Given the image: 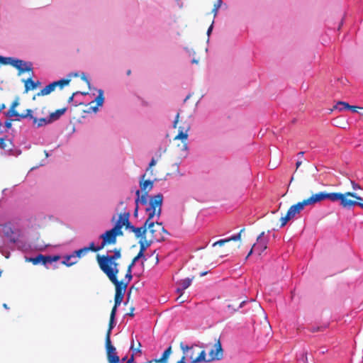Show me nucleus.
<instances>
[{
	"label": "nucleus",
	"mask_w": 363,
	"mask_h": 363,
	"mask_svg": "<svg viewBox=\"0 0 363 363\" xmlns=\"http://www.w3.org/2000/svg\"><path fill=\"white\" fill-rule=\"evenodd\" d=\"M134 309H135L134 307H131L130 312L128 313H127V315L129 316L133 317L134 316V313H133Z\"/></svg>",
	"instance_id": "obj_51"
},
{
	"label": "nucleus",
	"mask_w": 363,
	"mask_h": 363,
	"mask_svg": "<svg viewBox=\"0 0 363 363\" xmlns=\"http://www.w3.org/2000/svg\"><path fill=\"white\" fill-rule=\"evenodd\" d=\"M182 295H179V296L177 298V301H179V302H180L181 303H184V302L185 301V300H184V299H182Z\"/></svg>",
	"instance_id": "obj_53"
},
{
	"label": "nucleus",
	"mask_w": 363,
	"mask_h": 363,
	"mask_svg": "<svg viewBox=\"0 0 363 363\" xmlns=\"http://www.w3.org/2000/svg\"><path fill=\"white\" fill-rule=\"evenodd\" d=\"M212 23H213V22ZM212 29H213V24H211V25L210 26V27L208 28V30H207V34H208V35H210V33H211Z\"/></svg>",
	"instance_id": "obj_54"
},
{
	"label": "nucleus",
	"mask_w": 363,
	"mask_h": 363,
	"mask_svg": "<svg viewBox=\"0 0 363 363\" xmlns=\"http://www.w3.org/2000/svg\"><path fill=\"white\" fill-rule=\"evenodd\" d=\"M70 79H62L59 81L53 82V84L55 85V87L60 86L61 89L63 88L65 86L68 85L70 82Z\"/></svg>",
	"instance_id": "obj_30"
},
{
	"label": "nucleus",
	"mask_w": 363,
	"mask_h": 363,
	"mask_svg": "<svg viewBox=\"0 0 363 363\" xmlns=\"http://www.w3.org/2000/svg\"><path fill=\"white\" fill-rule=\"evenodd\" d=\"M136 194V199H135V204L138 206V203L140 202L143 205H146L147 203V192H142V195L140 196V191L137 190L135 192Z\"/></svg>",
	"instance_id": "obj_20"
},
{
	"label": "nucleus",
	"mask_w": 363,
	"mask_h": 363,
	"mask_svg": "<svg viewBox=\"0 0 363 363\" xmlns=\"http://www.w3.org/2000/svg\"><path fill=\"white\" fill-rule=\"evenodd\" d=\"M179 347L182 350L183 356L181 359L179 360V363H199L206 362L205 350H201L196 355L195 348L198 347L197 345L188 346L182 342L179 344Z\"/></svg>",
	"instance_id": "obj_4"
},
{
	"label": "nucleus",
	"mask_w": 363,
	"mask_h": 363,
	"mask_svg": "<svg viewBox=\"0 0 363 363\" xmlns=\"http://www.w3.org/2000/svg\"><path fill=\"white\" fill-rule=\"evenodd\" d=\"M254 250H255V248L252 247L251 248L250 251L249 252V253L247 254L246 259L248 258L252 255V253L253 252Z\"/></svg>",
	"instance_id": "obj_55"
},
{
	"label": "nucleus",
	"mask_w": 363,
	"mask_h": 363,
	"mask_svg": "<svg viewBox=\"0 0 363 363\" xmlns=\"http://www.w3.org/2000/svg\"><path fill=\"white\" fill-rule=\"evenodd\" d=\"M55 84L52 82L44 87L40 92L33 96V99L35 100L36 96H45L50 94L55 89Z\"/></svg>",
	"instance_id": "obj_17"
},
{
	"label": "nucleus",
	"mask_w": 363,
	"mask_h": 363,
	"mask_svg": "<svg viewBox=\"0 0 363 363\" xmlns=\"http://www.w3.org/2000/svg\"><path fill=\"white\" fill-rule=\"evenodd\" d=\"M82 79H83L84 80H85L87 83H89V81H88V79L86 78V77H85V76H83V77H82Z\"/></svg>",
	"instance_id": "obj_60"
},
{
	"label": "nucleus",
	"mask_w": 363,
	"mask_h": 363,
	"mask_svg": "<svg viewBox=\"0 0 363 363\" xmlns=\"http://www.w3.org/2000/svg\"><path fill=\"white\" fill-rule=\"evenodd\" d=\"M129 230L135 234V236L137 238L143 239V238H146L147 233V228L145 226V222L143 225L140 228H137L131 225L129 226Z\"/></svg>",
	"instance_id": "obj_14"
},
{
	"label": "nucleus",
	"mask_w": 363,
	"mask_h": 363,
	"mask_svg": "<svg viewBox=\"0 0 363 363\" xmlns=\"http://www.w3.org/2000/svg\"><path fill=\"white\" fill-rule=\"evenodd\" d=\"M155 164H156V160L154 158H152L149 164L148 168L147 169V172L150 171V173L152 174V170L150 169L152 167L155 166Z\"/></svg>",
	"instance_id": "obj_43"
},
{
	"label": "nucleus",
	"mask_w": 363,
	"mask_h": 363,
	"mask_svg": "<svg viewBox=\"0 0 363 363\" xmlns=\"http://www.w3.org/2000/svg\"><path fill=\"white\" fill-rule=\"evenodd\" d=\"M4 108H5V105H4V104H1V105L0 106V111H1L2 109H4Z\"/></svg>",
	"instance_id": "obj_58"
},
{
	"label": "nucleus",
	"mask_w": 363,
	"mask_h": 363,
	"mask_svg": "<svg viewBox=\"0 0 363 363\" xmlns=\"http://www.w3.org/2000/svg\"><path fill=\"white\" fill-rule=\"evenodd\" d=\"M114 320H112L111 318L109 320L108 328L106 334V340L111 339V330L114 328Z\"/></svg>",
	"instance_id": "obj_33"
},
{
	"label": "nucleus",
	"mask_w": 363,
	"mask_h": 363,
	"mask_svg": "<svg viewBox=\"0 0 363 363\" xmlns=\"http://www.w3.org/2000/svg\"><path fill=\"white\" fill-rule=\"evenodd\" d=\"M129 213L121 214L115 226L113 228V230H115L117 233H119V236L123 235V232L121 230L123 226H125L126 229L129 230V226L131 225L130 223L129 222Z\"/></svg>",
	"instance_id": "obj_6"
},
{
	"label": "nucleus",
	"mask_w": 363,
	"mask_h": 363,
	"mask_svg": "<svg viewBox=\"0 0 363 363\" xmlns=\"http://www.w3.org/2000/svg\"><path fill=\"white\" fill-rule=\"evenodd\" d=\"M172 353V347L169 346L167 349L164 350L163 352L162 357L160 359H154L152 360H150L145 363H167V359L169 357V355Z\"/></svg>",
	"instance_id": "obj_16"
},
{
	"label": "nucleus",
	"mask_w": 363,
	"mask_h": 363,
	"mask_svg": "<svg viewBox=\"0 0 363 363\" xmlns=\"http://www.w3.org/2000/svg\"><path fill=\"white\" fill-rule=\"evenodd\" d=\"M38 83V82L37 83L33 82L31 78L27 79L24 81L25 91L28 92L29 90L36 89Z\"/></svg>",
	"instance_id": "obj_23"
},
{
	"label": "nucleus",
	"mask_w": 363,
	"mask_h": 363,
	"mask_svg": "<svg viewBox=\"0 0 363 363\" xmlns=\"http://www.w3.org/2000/svg\"><path fill=\"white\" fill-rule=\"evenodd\" d=\"M144 257L143 255H142L140 253H139V252H138V255H136V256H135V257L132 259V261H131V262H130V263H131L132 264L135 265V263H136V262H137L139 259H140V258H142V257Z\"/></svg>",
	"instance_id": "obj_42"
},
{
	"label": "nucleus",
	"mask_w": 363,
	"mask_h": 363,
	"mask_svg": "<svg viewBox=\"0 0 363 363\" xmlns=\"http://www.w3.org/2000/svg\"><path fill=\"white\" fill-rule=\"evenodd\" d=\"M348 107H350V105L344 101H339L337 104L335 106V108L339 109L340 111L347 109Z\"/></svg>",
	"instance_id": "obj_35"
},
{
	"label": "nucleus",
	"mask_w": 363,
	"mask_h": 363,
	"mask_svg": "<svg viewBox=\"0 0 363 363\" xmlns=\"http://www.w3.org/2000/svg\"><path fill=\"white\" fill-rule=\"evenodd\" d=\"M0 147L1 149L11 151L12 150V143L10 140L5 141L4 138L0 139Z\"/></svg>",
	"instance_id": "obj_27"
},
{
	"label": "nucleus",
	"mask_w": 363,
	"mask_h": 363,
	"mask_svg": "<svg viewBox=\"0 0 363 363\" xmlns=\"http://www.w3.org/2000/svg\"><path fill=\"white\" fill-rule=\"evenodd\" d=\"M309 206H313L324 200H329L331 202L339 201L340 205L343 208H351L355 206L360 207V203L363 202V197L358 196L354 192L347 191L340 192H325L320 191L312 194L310 197L306 199Z\"/></svg>",
	"instance_id": "obj_3"
},
{
	"label": "nucleus",
	"mask_w": 363,
	"mask_h": 363,
	"mask_svg": "<svg viewBox=\"0 0 363 363\" xmlns=\"http://www.w3.org/2000/svg\"><path fill=\"white\" fill-rule=\"evenodd\" d=\"M106 356L108 363H113L116 361H120L119 357L117 355L116 350L112 345L111 339L106 340L105 341Z\"/></svg>",
	"instance_id": "obj_9"
},
{
	"label": "nucleus",
	"mask_w": 363,
	"mask_h": 363,
	"mask_svg": "<svg viewBox=\"0 0 363 363\" xmlns=\"http://www.w3.org/2000/svg\"><path fill=\"white\" fill-rule=\"evenodd\" d=\"M77 261V259L75 258L72 253V255L64 257L62 263V264L66 265L67 267H71L73 264H76Z\"/></svg>",
	"instance_id": "obj_22"
},
{
	"label": "nucleus",
	"mask_w": 363,
	"mask_h": 363,
	"mask_svg": "<svg viewBox=\"0 0 363 363\" xmlns=\"http://www.w3.org/2000/svg\"><path fill=\"white\" fill-rule=\"evenodd\" d=\"M360 108L358 106H350V107H348L347 109H350L351 111H352L353 112H357V109Z\"/></svg>",
	"instance_id": "obj_46"
},
{
	"label": "nucleus",
	"mask_w": 363,
	"mask_h": 363,
	"mask_svg": "<svg viewBox=\"0 0 363 363\" xmlns=\"http://www.w3.org/2000/svg\"><path fill=\"white\" fill-rule=\"evenodd\" d=\"M11 125H12V121L11 120L6 121L5 122V126H6V128H8V129L11 128Z\"/></svg>",
	"instance_id": "obj_47"
},
{
	"label": "nucleus",
	"mask_w": 363,
	"mask_h": 363,
	"mask_svg": "<svg viewBox=\"0 0 363 363\" xmlns=\"http://www.w3.org/2000/svg\"><path fill=\"white\" fill-rule=\"evenodd\" d=\"M184 291V289H181L180 286L176 290L177 293L179 294L180 295L183 294Z\"/></svg>",
	"instance_id": "obj_52"
},
{
	"label": "nucleus",
	"mask_w": 363,
	"mask_h": 363,
	"mask_svg": "<svg viewBox=\"0 0 363 363\" xmlns=\"http://www.w3.org/2000/svg\"><path fill=\"white\" fill-rule=\"evenodd\" d=\"M318 330H319V328H313V329L311 330V331L314 333V332H315V331H318Z\"/></svg>",
	"instance_id": "obj_59"
},
{
	"label": "nucleus",
	"mask_w": 363,
	"mask_h": 363,
	"mask_svg": "<svg viewBox=\"0 0 363 363\" xmlns=\"http://www.w3.org/2000/svg\"><path fill=\"white\" fill-rule=\"evenodd\" d=\"M86 253V250L84 247L73 252V255L76 259L80 258L81 257L85 255Z\"/></svg>",
	"instance_id": "obj_34"
},
{
	"label": "nucleus",
	"mask_w": 363,
	"mask_h": 363,
	"mask_svg": "<svg viewBox=\"0 0 363 363\" xmlns=\"http://www.w3.org/2000/svg\"><path fill=\"white\" fill-rule=\"evenodd\" d=\"M209 359L206 360V362H208L213 360H220L223 358V350L219 338L216 340L214 349H212L209 352Z\"/></svg>",
	"instance_id": "obj_7"
},
{
	"label": "nucleus",
	"mask_w": 363,
	"mask_h": 363,
	"mask_svg": "<svg viewBox=\"0 0 363 363\" xmlns=\"http://www.w3.org/2000/svg\"><path fill=\"white\" fill-rule=\"evenodd\" d=\"M141 347V344L140 342H138V347L137 349H135V345H134V342L133 341L132 344H131V346H130V350H136L137 352H140L141 350L140 349V347Z\"/></svg>",
	"instance_id": "obj_44"
},
{
	"label": "nucleus",
	"mask_w": 363,
	"mask_h": 363,
	"mask_svg": "<svg viewBox=\"0 0 363 363\" xmlns=\"http://www.w3.org/2000/svg\"><path fill=\"white\" fill-rule=\"evenodd\" d=\"M44 259H45V255H42V254H39L35 257H30L28 259V261L30 262H32L34 265H36L38 264H43V262H44Z\"/></svg>",
	"instance_id": "obj_25"
},
{
	"label": "nucleus",
	"mask_w": 363,
	"mask_h": 363,
	"mask_svg": "<svg viewBox=\"0 0 363 363\" xmlns=\"http://www.w3.org/2000/svg\"><path fill=\"white\" fill-rule=\"evenodd\" d=\"M206 274H207V272H202V273L201 274V277H203V276L206 275Z\"/></svg>",
	"instance_id": "obj_63"
},
{
	"label": "nucleus",
	"mask_w": 363,
	"mask_h": 363,
	"mask_svg": "<svg viewBox=\"0 0 363 363\" xmlns=\"http://www.w3.org/2000/svg\"><path fill=\"white\" fill-rule=\"evenodd\" d=\"M60 257L59 255L55 256H49L45 255L44 262H43V265H46L48 263H52L54 262H57L60 259Z\"/></svg>",
	"instance_id": "obj_29"
},
{
	"label": "nucleus",
	"mask_w": 363,
	"mask_h": 363,
	"mask_svg": "<svg viewBox=\"0 0 363 363\" xmlns=\"http://www.w3.org/2000/svg\"><path fill=\"white\" fill-rule=\"evenodd\" d=\"M118 235H119V233L113 228L101 235L100 238L102 239L101 244L103 247H104L107 245L116 244L117 241L116 237Z\"/></svg>",
	"instance_id": "obj_8"
},
{
	"label": "nucleus",
	"mask_w": 363,
	"mask_h": 363,
	"mask_svg": "<svg viewBox=\"0 0 363 363\" xmlns=\"http://www.w3.org/2000/svg\"><path fill=\"white\" fill-rule=\"evenodd\" d=\"M113 255H97L96 261L101 270L107 276L108 279L115 285L114 305L118 306L123 301L127 288V283L119 282L117 275L119 272V264L116 262L121 257V248H115Z\"/></svg>",
	"instance_id": "obj_1"
},
{
	"label": "nucleus",
	"mask_w": 363,
	"mask_h": 363,
	"mask_svg": "<svg viewBox=\"0 0 363 363\" xmlns=\"http://www.w3.org/2000/svg\"><path fill=\"white\" fill-rule=\"evenodd\" d=\"M66 111L67 108H62L48 114L51 122L53 123L54 121L58 120L66 112Z\"/></svg>",
	"instance_id": "obj_21"
},
{
	"label": "nucleus",
	"mask_w": 363,
	"mask_h": 363,
	"mask_svg": "<svg viewBox=\"0 0 363 363\" xmlns=\"http://www.w3.org/2000/svg\"><path fill=\"white\" fill-rule=\"evenodd\" d=\"M146 174H144L140 180V187L141 192H147L150 191L153 188V182L151 180H145Z\"/></svg>",
	"instance_id": "obj_15"
},
{
	"label": "nucleus",
	"mask_w": 363,
	"mask_h": 363,
	"mask_svg": "<svg viewBox=\"0 0 363 363\" xmlns=\"http://www.w3.org/2000/svg\"><path fill=\"white\" fill-rule=\"evenodd\" d=\"M78 93H79L78 91L73 93L72 95L68 99V102L69 103L72 102L73 101V99H74V96L76 94H77Z\"/></svg>",
	"instance_id": "obj_50"
},
{
	"label": "nucleus",
	"mask_w": 363,
	"mask_h": 363,
	"mask_svg": "<svg viewBox=\"0 0 363 363\" xmlns=\"http://www.w3.org/2000/svg\"><path fill=\"white\" fill-rule=\"evenodd\" d=\"M138 206L136 205V207L134 211V216L136 217L138 216Z\"/></svg>",
	"instance_id": "obj_56"
},
{
	"label": "nucleus",
	"mask_w": 363,
	"mask_h": 363,
	"mask_svg": "<svg viewBox=\"0 0 363 363\" xmlns=\"http://www.w3.org/2000/svg\"><path fill=\"white\" fill-rule=\"evenodd\" d=\"M18 74H21L26 72H32L33 71L32 64L30 62L29 63L26 62V65H21V69H18Z\"/></svg>",
	"instance_id": "obj_32"
},
{
	"label": "nucleus",
	"mask_w": 363,
	"mask_h": 363,
	"mask_svg": "<svg viewBox=\"0 0 363 363\" xmlns=\"http://www.w3.org/2000/svg\"><path fill=\"white\" fill-rule=\"evenodd\" d=\"M301 164V161H298V162H296V168H298V167H299V166H300Z\"/></svg>",
	"instance_id": "obj_57"
},
{
	"label": "nucleus",
	"mask_w": 363,
	"mask_h": 363,
	"mask_svg": "<svg viewBox=\"0 0 363 363\" xmlns=\"http://www.w3.org/2000/svg\"><path fill=\"white\" fill-rule=\"evenodd\" d=\"M245 231V228H242L240 232L239 233H238L237 235H233L232 237L229 238H227V240H230V241L231 240H233V241H238V240H240L241 239V234L242 232Z\"/></svg>",
	"instance_id": "obj_39"
},
{
	"label": "nucleus",
	"mask_w": 363,
	"mask_h": 363,
	"mask_svg": "<svg viewBox=\"0 0 363 363\" xmlns=\"http://www.w3.org/2000/svg\"><path fill=\"white\" fill-rule=\"evenodd\" d=\"M4 234L5 236H6L8 238H11L12 236V235L13 234V231L9 225H4Z\"/></svg>",
	"instance_id": "obj_36"
},
{
	"label": "nucleus",
	"mask_w": 363,
	"mask_h": 363,
	"mask_svg": "<svg viewBox=\"0 0 363 363\" xmlns=\"http://www.w3.org/2000/svg\"><path fill=\"white\" fill-rule=\"evenodd\" d=\"M163 202V196L162 194L152 196L150 199L149 206L145 211L147 213V218L145 220L147 232L151 234V240L153 242H162L165 240L166 236L169 233L164 228L162 223L154 222L152 220L155 216L160 218L162 213V206Z\"/></svg>",
	"instance_id": "obj_2"
},
{
	"label": "nucleus",
	"mask_w": 363,
	"mask_h": 363,
	"mask_svg": "<svg viewBox=\"0 0 363 363\" xmlns=\"http://www.w3.org/2000/svg\"><path fill=\"white\" fill-rule=\"evenodd\" d=\"M229 242H230V240H227V239L220 240L216 241V242H214L213 244V247H215L216 245L223 246L225 243Z\"/></svg>",
	"instance_id": "obj_40"
},
{
	"label": "nucleus",
	"mask_w": 363,
	"mask_h": 363,
	"mask_svg": "<svg viewBox=\"0 0 363 363\" xmlns=\"http://www.w3.org/2000/svg\"><path fill=\"white\" fill-rule=\"evenodd\" d=\"M104 101V91L100 89L99 90V94L95 99V101L96 102V106L94 108V110L96 111L97 110V106H101L103 105Z\"/></svg>",
	"instance_id": "obj_26"
},
{
	"label": "nucleus",
	"mask_w": 363,
	"mask_h": 363,
	"mask_svg": "<svg viewBox=\"0 0 363 363\" xmlns=\"http://www.w3.org/2000/svg\"><path fill=\"white\" fill-rule=\"evenodd\" d=\"M191 281L192 279L186 278L178 281L177 284L181 286V289L185 290L191 285Z\"/></svg>",
	"instance_id": "obj_28"
},
{
	"label": "nucleus",
	"mask_w": 363,
	"mask_h": 363,
	"mask_svg": "<svg viewBox=\"0 0 363 363\" xmlns=\"http://www.w3.org/2000/svg\"><path fill=\"white\" fill-rule=\"evenodd\" d=\"M179 133L174 137V140H182L185 142L188 138V131L190 129L189 123H184L183 125L179 126Z\"/></svg>",
	"instance_id": "obj_13"
},
{
	"label": "nucleus",
	"mask_w": 363,
	"mask_h": 363,
	"mask_svg": "<svg viewBox=\"0 0 363 363\" xmlns=\"http://www.w3.org/2000/svg\"><path fill=\"white\" fill-rule=\"evenodd\" d=\"M309 206L306 199H303L302 201L298 202L297 203L291 206L287 211L289 216L293 218L296 215L301 213L305 206Z\"/></svg>",
	"instance_id": "obj_11"
},
{
	"label": "nucleus",
	"mask_w": 363,
	"mask_h": 363,
	"mask_svg": "<svg viewBox=\"0 0 363 363\" xmlns=\"http://www.w3.org/2000/svg\"><path fill=\"white\" fill-rule=\"evenodd\" d=\"M153 242H154L153 240H151L150 239L147 240L146 238H143V239H140L138 242V243L140 245L139 253H140L142 255L144 256V252L146 250V249L147 247H149Z\"/></svg>",
	"instance_id": "obj_18"
},
{
	"label": "nucleus",
	"mask_w": 363,
	"mask_h": 363,
	"mask_svg": "<svg viewBox=\"0 0 363 363\" xmlns=\"http://www.w3.org/2000/svg\"><path fill=\"white\" fill-rule=\"evenodd\" d=\"M84 248L86 250V252H88L89 251L99 252L101 250L104 249V247H103L101 243L100 245L96 247L94 242H91L89 247H84Z\"/></svg>",
	"instance_id": "obj_31"
},
{
	"label": "nucleus",
	"mask_w": 363,
	"mask_h": 363,
	"mask_svg": "<svg viewBox=\"0 0 363 363\" xmlns=\"http://www.w3.org/2000/svg\"><path fill=\"white\" fill-rule=\"evenodd\" d=\"M19 99L16 98L11 104L9 109L6 113V116L9 118L16 117L15 121H21V119L28 118V116H31L33 111L27 109L25 113H19L16 108L19 105Z\"/></svg>",
	"instance_id": "obj_5"
},
{
	"label": "nucleus",
	"mask_w": 363,
	"mask_h": 363,
	"mask_svg": "<svg viewBox=\"0 0 363 363\" xmlns=\"http://www.w3.org/2000/svg\"><path fill=\"white\" fill-rule=\"evenodd\" d=\"M6 62H7V65H11L17 69H20L21 65H26V62L23 60L13 57H6Z\"/></svg>",
	"instance_id": "obj_19"
},
{
	"label": "nucleus",
	"mask_w": 363,
	"mask_h": 363,
	"mask_svg": "<svg viewBox=\"0 0 363 363\" xmlns=\"http://www.w3.org/2000/svg\"><path fill=\"white\" fill-rule=\"evenodd\" d=\"M130 74H131V71H130V69H128V70L127 71V75H128V76H129Z\"/></svg>",
	"instance_id": "obj_61"
},
{
	"label": "nucleus",
	"mask_w": 363,
	"mask_h": 363,
	"mask_svg": "<svg viewBox=\"0 0 363 363\" xmlns=\"http://www.w3.org/2000/svg\"><path fill=\"white\" fill-rule=\"evenodd\" d=\"M183 147H184V149L187 148V145H186V143H184Z\"/></svg>",
	"instance_id": "obj_62"
},
{
	"label": "nucleus",
	"mask_w": 363,
	"mask_h": 363,
	"mask_svg": "<svg viewBox=\"0 0 363 363\" xmlns=\"http://www.w3.org/2000/svg\"><path fill=\"white\" fill-rule=\"evenodd\" d=\"M264 232H262L257 238V243L253 245L255 251L257 252L259 255H261L267 248L268 239L264 238Z\"/></svg>",
	"instance_id": "obj_10"
},
{
	"label": "nucleus",
	"mask_w": 363,
	"mask_h": 363,
	"mask_svg": "<svg viewBox=\"0 0 363 363\" xmlns=\"http://www.w3.org/2000/svg\"><path fill=\"white\" fill-rule=\"evenodd\" d=\"M28 118L33 121V124L36 128H40L52 123L48 115L47 116L38 118L37 117L33 116V113H31V116H28Z\"/></svg>",
	"instance_id": "obj_12"
},
{
	"label": "nucleus",
	"mask_w": 363,
	"mask_h": 363,
	"mask_svg": "<svg viewBox=\"0 0 363 363\" xmlns=\"http://www.w3.org/2000/svg\"><path fill=\"white\" fill-rule=\"evenodd\" d=\"M351 184H352V189L354 190L362 189V187L360 186V185L357 184V183H355L354 182L352 181Z\"/></svg>",
	"instance_id": "obj_45"
},
{
	"label": "nucleus",
	"mask_w": 363,
	"mask_h": 363,
	"mask_svg": "<svg viewBox=\"0 0 363 363\" xmlns=\"http://www.w3.org/2000/svg\"><path fill=\"white\" fill-rule=\"evenodd\" d=\"M179 113H177L176 117H175V121L174 122V128H176L177 127V125L178 123V121H179Z\"/></svg>",
	"instance_id": "obj_48"
},
{
	"label": "nucleus",
	"mask_w": 363,
	"mask_h": 363,
	"mask_svg": "<svg viewBox=\"0 0 363 363\" xmlns=\"http://www.w3.org/2000/svg\"><path fill=\"white\" fill-rule=\"evenodd\" d=\"M221 4H222V1H221V0H218V1L214 4L213 9V10H212V13H213V16H214V17H216V16L217 13H218V9H219V8L220 7Z\"/></svg>",
	"instance_id": "obj_37"
},
{
	"label": "nucleus",
	"mask_w": 363,
	"mask_h": 363,
	"mask_svg": "<svg viewBox=\"0 0 363 363\" xmlns=\"http://www.w3.org/2000/svg\"><path fill=\"white\" fill-rule=\"evenodd\" d=\"M117 307L118 306H116V305L113 306L112 310H111V314H110V318H111L112 320H115V317H116V311H117Z\"/></svg>",
	"instance_id": "obj_41"
},
{
	"label": "nucleus",
	"mask_w": 363,
	"mask_h": 363,
	"mask_svg": "<svg viewBox=\"0 0 363 363\" xmlns=\"http://www.w3.org/2000/svg\"><path fill=\"white\" fill-rule=\"evenodd\" d=\"M291 219H292L289 216V214L286 213V214L285 215V216L284 217H281L280 218V221H281V225L280 226L281 227H284L286 225V223H288V221H289Z\"/></svg>",
	"instance_id": "obj_38"
},
{
	"label": "nucleus",
	"mask_w": 363,
	"mask_h": 363,
	"mask_svg": "<svg viewBox=\"0 0 363 363\" xmlns=\"http://www.w3.org/2000/svg\"><path fill=\"white\" fill-rule=\"evenodd\" d=\"M360 208H362L363 209V201H362V203H360Z\"/></svg>",
	"instance_id": "obj_64"
},
{
	"label": "nucleus",
	"mask_w": 363,
	"mask_h": 363,
	"mask_svg": "<svg viewBox=\"0 0 363 363\" xmlns=\"http://www.w3.org/2000/svg\"><path fill=\"white\" fill-rule=\"evenodd\" d=\"M133 266H134L133 264L130 263V264L128 267L125 278L123 280L119 281V282H123V284L127 283V286L128 285V284L130 282V281L132 280V278H133L132 268L133 267Z\"/></svg>",
	"instance_id": "obj_24"
},
{
	"label": "nucleus",
	"mask_w": 363,
	"mask_h": 363,
	"mask_svg": "<svg viewBox=\"0 0 363 363\" xmlns=\"http://www.w3.org/2000/svg\"><path fill=\"white\" fill-rule=\"evenodd\" d=\"M6 57L0 56V63H1L3 65H7V62H6Z\"/></svg>",
	"instance_id": "obj_49"
}]
</instances>
